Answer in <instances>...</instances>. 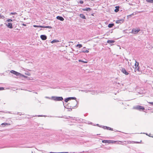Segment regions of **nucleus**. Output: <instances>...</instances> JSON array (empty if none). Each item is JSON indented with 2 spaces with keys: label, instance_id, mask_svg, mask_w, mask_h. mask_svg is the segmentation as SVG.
Wrapping results in <instances>:
<instances>
[{
  "label": "nucleus",
  "instance_id": "14",
  "mask_svg": "<svg viewBox=\"0 0 153 153\" xmlns=\"http://www.w3.org/2000/svg\"><path fill=\"white\" fill-rule=\"evenodd\" d=\"M6 26H7V27L10 28H12L13 27L12 26V23H9L8 24H6Z\"/></svg>",
  "mask_w": 153,
  "mask_h": 153
},
{
  "label": "nucleus",
  "instance_id": "39",
  "mask_svg": "<svg viewBox=\"0 0 153 153\" xmlns=\"http://www.w3.org/2000/svg\"><path fill=\"white\" fill-rule=\"evenodd\" d=\"M57 153H64V152H57Z\"/></svg>",
  "mask_w": 153,
  "mask_h": 153
},
{
  "label": "nucleus",
  "instance_id": "15",
  "mask_svg": "<svg viewBox=\"0 0 153 153\" xmlns=\"http://www.w3.org/2000/svg\"><path fill=\"white\" fill-rule=\"evenodd\" d=\"M115 42V41L112 40H108L107 42V43H109L110 45H112V44L114 43Z\"/></svg>",
  "mask_w": 153,
  "mask_h": 153
},
{
  "label": "nucleus",
  "instance_id": "35",
  "mask_svg": "<svg viewBox=\"0 0 153 153\" xmlns=\"http://www.w3.org/2000/svg\"><path fill=\"white\" fill-rule=\"evenodd\" d=\"M148 103H149V104H151L153 105V102H148Z\"/></svg>",
  "mask_w": 153,
  "mask_h": 153
},
{
  "label": "nucleus",
  "instance_id": "36",
  "mask_svg": "<svg viewBox=\"0 0 153 153\" xmlns=\"http://www.w3.org/2000/svg\"><path fill=\"white\" fill-rule=\"evenodd\" d=\"M20 76H23V77H25V78H27V76H24L23 75H22H22H20Z\"/></svg>",
  "mask_w": 153,
  "mask_h": 153
},
{
  "label": "nucleus",
  "instance_id": "29",
  "mask_svg": "<svg viewBox=\"0 0 153 153\" xmlns=\"http://www.w3.org/2000/svg\"><path fill=\"white\" fill-rule=\"evenodd\" d=\"M79 62H84V63H86L87 62H86V61H83L82 60H79Z\"/></svg>",
  "mask_w": 153,
  "mask_h": 153
},
{
  "label": "nucleus",
  "instance_id": "28",
  "mask_svg": "<svg viewBox=\"0 0 153 153\" xmlns=\"http://www.w3.org/2000/svg\"><path fill=\"white\" fill-rule=\"evenodd\" d=\"M135 14H136L134 13H133L132 14H131V15H129L128 16H128H128L131 17L132 15H134Z\"/></svg>",
  "mask_w": 153,
  "mask_h": 153
},
{
  "label": "nucleus",
  "instance_id": "13",
  "mask_svg": "<svg viewBox=\"0 0 153 153\" xmlns=\"http://www.w3.org/2000/svg\"><path fill=\"white\" fill-rule=\"evenodd\" d=\"M56 19L61 21L64 20V19L62 16H58L56 17Z\"/></svg>",
  "mask_w": 153,
  "mask_h": 153
},
{
  "label": "nucleus",
  "instance_id": "23",
  "mask_svg": "<svg viewBox=\"0 0 153 153\" xmlns=\"http://www.w3.org/2000/svg\"><path fill=\"white\" fill-rule=\"evenodd\" d=\"M135 67L139 66V63L135 61Z\"/></svg>",
  "mask_w": 153,
  "mask_h": 153
},
{
  "label": "nucleus",
  "instance_id": "9",
  "mask_svg": "<svg viewBox=\"0 0 153 153\" xmlns=\"http://www.w3.org/2000/svg\"><path fill=\"white\" fill-rule=\"evenodd\" d=\"M76 98L75 97H68V98H67L66 99H65V101L66 102H68L69 100H70L71 99L72 100H76Z\"/></svg>",
  "mask_w": 153,
  "mask_h": 153
},
{
  "label": "nucleus",
  "instance_id": "21",
  "mask_svg": "<svg viewBox=\"0 0 153 153\" xmlns=\"http://www.w3.org/2000/svg\"><path fill=\"white\" fill-rule=\"evenodd\" d=\"M114 25V24H109L108 25V27L109 28H111Z\"/></svg>",
  "mask_w": 153,
  "mask_h": 153
},
{
  "label": "nucleus",
  "instance_id": "17",
  "mask_svg": "<svg viewBox=\"0 0 153 153\" xmlns=\"http://www.w3.org/2000/svg\"><path fill=\"white\" fill-rule=\"evenodd\" d=\"M79 16H80V17H81V18H82L83 19H86V17H85V15H84L83 14H80L79 15Z\"/></svg>",
  "mask_w": 153,
  "mask_h": 153
},
{
  "label": "nucleus",
  "instance_id": "1",
  "mask_svg": "<svg viewBox=\"0 0 153 153\" xmlns=\"http://www.w3.org/2000/svg\"><path fill=\"white\" fill-rule=\"evenodd\" d=\"M51 99L56 101H62L63 100V98L62 97H58L53 96L51 98Z\"/></svg>",
  "mask_w": 153,
  "mask_h": 153
},
{
  "label": "nucleus",
  "instance_id": "27",
  "mask_svg": "<svg viewBox=\"0 0 153 153\" xmlns=\"http://www.w3.org/2000/svg\"><path fill=\"white\" fill-rule=\"evenodd\" d=\"M5 17L4 16L0 15V19H4Z\"/></svg>",
  "mask_w": 153,
  "mask_h": 153
},
{
  "label": "nucleus",
  "instance_id": "4",
  "mask_svg": "<svg viewBox=\"0 0 153 153\" xmlns=\"http://www.w3.org/2000/svg\"><path fill=\"white\" fill-rule=\"evenodd\" d=\"M115 141L113 140H103L102 141V142L105 143H114Z\"/></svg>",
  "mask_w": 153,
  "mask_h": 153
},
{
  "label": "nucleus",
  "instance_id": "11",
  "mask_svg": "<svg viewBox=\"0 0 153 153\" xmlns=\"http://www.w3.org/2000/svg\"><path fill=\"white\" fill-rule=\"evenodd\" d=\"M124 21V19H121L117 20L116 22V23L121 24L122 23H123Z\"/></svg>",
  "mask_w": 153,
  "mask_h": 153
},
{
  "label": "nucleus",
  "instance_id": "33",
  "mask_svg": "<svg viewBox=\"0 0 153 153\" xmlns=\"http://www.w3.org/2000/svg\"><path fill=\"white\" fill-rule=\"evenodd\" d=\"M4 89V88L3 87H0V90H2Z\"/></svg>",
  "mask_w": 153,
  "mask_h": 153
},
{
  "label": "nucleus",
  "instance_id": "5",
  "mask_svg": "<svg viewBox=\"0 0 153 153\" xmlns=\"http://www.w3.org/2000/svg\"><path fill=\"white\" fill-rule=\"evenodd\" d=\"M120 70L122 72L126 75H128L129 74L124 68H121Z\"/></svg>",
  "mask_w": 153,
  "mask_h": 153
},
{
  "label": "nucleus",
  "instance_id": "12",
  "mask_svg": "<svg viewBox=\"0 0 153 153\" xmlns=\"http://www.w3.org/2000/svg\"><path fill=\"white\" fill-rule=\"evenodd\" d=\"M10 125V123H2L0 126H2V127H5L6 126H9Z\"/></svg>",
  "mask_w": 153,
  "mask_h": 153
},
{
  "label": "nucleus",
  "instance_id": "18",
  "mask_svg": "<svg viewBox=\"0 0 153 153\" xmlns=\"http://www.w3.org/2000/svg\"><path fill=\"white\" fill-rule=\"evenodd\" d=\"M104 129H107L109 130H113V129L112 128H110L109 127H107L106 126H104Z\"/></svg>",
  "mask_w": 153,
  "mask_h": 153
},
{
  "label": "nucleus",
  "instance_id": "37",
  "mask_svg": "<svg viewBox=\"0 0 153 153\" xmlns=\"http://www.w3.org/2000/svg\"><path fill=\"white\" fill-rule=\"evenodd\" d=\"M22 25H23V26H26V25L24 23L22 24Z\"/></svg>",
  "mask_w": 153,
  "mask_h": 153
},
{
  "label": "nucleus",
  "instance_id": "22",
  "mask_svg": "<svg viewBox=\"0 0 153 153\" xmlns=\"http://www.w3.org/2000/svg\"><path fill=\"white\" fill-rule=\"evenodd\" d=\"M59 42V41H58V40H53V41H52L51 42V43H54V42Z\"/></svg>",
  "mask_w": 153,
  "mask_h": 153
},
{
  "label": "nucleus",
  "instance_id": "32",
  "mask_svg": "<svg viewBox=\"0 0 153 153\" xmlns=\"http://www.w3.org/2000/svg\"><path fill=\"white\" fill-rule=\"evenodd\" d=\"M25 74L27 75L28 76H30V74L28 72H27V73H26Z\"/></svg>",
  "mask_w": 153,
  "mask_h": 153
},
{
  "label": "nucleus",
  "instance_id": "8",
  "mask_svg": "<svg viewBox=\"0 0 153 153\" xmlns=\"http://www.w3.org/2000/svg\"><path fill=\"white\" fill-rule=\"evenodd\" d=\"M140 30V29H135L134 28L132 30V33L134 34H136Z\"/></svg>",
  "mask_w": 153,
  "mask_h": 153
},
{
  "label": "nucleus",
  "instance_id": "16",
  "mask_svg": "<svg viewBox=\"0 0 153 153\" xmlns=\"http://www.w3.org/2000/svg\"><path fill=\"white\" fill-rule=\"evenodd\" d=\"M83 11H87L90 12L91 10V9L90 8L82 9Z\"/></svg>",
  "mask_w": 153,
  "mask_h": 153
},
{
  "label": "nucleus",
  "instance_id": "26",
  "mask_svg": "<svg viewBox=\"0 0 153 153\" xmlns=\"http://www.w3.org/2000/svg\"><path fill=\"white\" fill-rule=\"evenodd\" d=\"M6 22H13V20L11 19H8L6 20Z\"/></svg>",
  "mask_w": 153,
  "mask_h": 153
},
{
  "label": "nucleus",
  "instance_id": "42",
  "mask_svg": "<svg viewBox=\"0 0 153 153\" xmlns=\"http://www.w3.org/2000/svg\"><path fill=\"white\" fill-rule=\"evenodd\" d=\"M139 143V142H137V143Z\"/></svg>",
  "mask_w": 153,
  "mask_h": 153
},
{
  "label": "nucleus",
  "instance_id": "43",
  "mask_svg": "<svg viewBox=\"0 0 153 153\" xmlns=\"http://www.w3.org/2000/svg\"><path fill=\"white\" fill-rule=\"evenodd\" d=\"M71 42V43H73L72 42Z\"/></svg>",
  "mask_w": 153,
  "mask_h": 153
},
{
  "label": "nucleus",
  "instance_id": "19",
  "mask_svg": "<svg viewBox=\"0 0 153 153\" xmlns=\"http://www.w3.org/2000/svg\"><path fill=\"white\" fill-rule=\"evenodd\" d=\"M115 7L116 8V9L114 10V11L116 12H117L119 10V7L116 6Z\"/></svg>",
  "mask_w": 153,
  "mask_h": 153
},
{
  "label": "nucleus",
  "instance_id": "2",
  "mask_svg": "<svg viewBox=\"0 0 153 153\" xmlns=\"http://www.w3.org/2000/svg\"><path fill=\"white\" fill-rule=\"evenodd\" d=\"M71 106L70 107L71 108H74L75 107H76V105L77 104V100H75L71 102Z\"/></svg>",
  "mask_w": 153,
  "mask_h": 153
},
{
  "label": "nucleus",
  "instance_id": "31",
  "mask_svg": "<svg viewBox=\"0 0 153 153\" xmlns=\"http://www.w3.org/2000/svg\"><path fill=\"white\" fill-rule=\"evenodd\" d=\"M16 14H17V13H16V12L11 13L10 14H11V15H15Z\"/></svg>",
  "mask_w": 153,
  "mask_h": 153
},
{
  "label": "nucleus",
  "instance_id": "20",
  "mask_svg": "<svg viewBox=\"0 0 153 153\" xmlns=\"http://www.w3.org/2000/svg\"><path fill=\"white\" fill-rule=\"evenodd\" d=\"M139 66L135 67V71H139Z\"/></svg>",
  "mask_w": 153,
  "mask_h": 153
},
{
  "label": "nucleus",
  "instance_id": "24",
  "mask_svg": "<svg viewBox=\"0 0 153 153\" xmlns=\"http://www.w3.org/2000/svg\"><path fill=\"white\" fill-rule=\"evenodd\" d=\"M147 2L153 3V0H146Z\"/></svg>",
  "mask_w": 153,
  "mask_h": 153
},
{
  "label": "nucleus",
  "instance_id": "30",
  "mask_svg": "<svg viewBox=\"0 0 153 153\" xmlns=\"http://www.w3.org/2000/svg\"><path fill=\"white\" fill-rule=\"evenodd\" d=\"M82 52H84V53H85V52L88 53V52H89V51L88 50H86L85 51H82Z\"/></svg>",
  "mask_w": 153,
  "mask_h": 153
},
{
  "label": "nucleus",
  "instance_id": "41",
  "mask_svg": "<svg viewBox=\"0 0 153 153\" xmlns=\"http://www.w3.org/2000/svg\"><path fill=\"white\" fill-rule=\"evenodd\" d=\"M120 142L122 143H124L123 142H122V141H120Z\"/></svg>",
  "mask_w": 153,
  "mask_h": 153
},
{
  "label": "nucleus",
  "instance_id": "34",
  "mask_svg": "<svg viewBox=\"0 0 153 153\" xmlns=\"http://www.w3.org/2000/svg\"><path fill=\"white\" fill-rule=\"evenodd\" d=\"M79 2L80 4H82L83 3V1L82 0H80L79 1Z\"/></svg>",
  "mask_w": 153,
  "mask_h": 153
},
{
  "label": "nucleus",
  "instance_id": "40",
  "mask_svg": "<svg viewBox=\"0 0 153 153\" xmlns=\"http://www.w3.org/2000/svg\"><path fill=\"white\" fill-rule=\"evenodd\" d=\"M64 153H68V152H64Z\"/></svg>",
  "mask_w": 153,
  "mask_h": 153
},
{
  "label": "nucleus",
  "instance_id": "3",
  "mask_svg": "<svg viewBox=\"0 0 153 153\" xmlns=\"http://www.w3.org/2000/svg\"><path fill=\"white\" fill-rule=\"evenodd\" d=\"M33 27H43V28H52V27L51 26H38L36 25H33Z\"/></svg>",
  "mask_w": 153,
  "mask_h": 153
},
{
  "label": "nucleus",
  "instance_id": "45",
  "mask_svg": "<svg viewBox=\"0 0 153 153\" xmlns=\"http://www.w3.org/2000/svg\"><path fill=\"white\" fill-rule=\"evenodd\" d=\"M82 51H85V50H82Z\"/></svg>",
  "mask_w": 153,
  "mask_h": 153
},
{
  "label": "nucleus",
  "instance_id": "6",
  "mask_svg": "<svg viewBox=\"0 0 153 153\" xmlns=\"http://www.w3.org/2000/svg\"><path fill=\"white\" fill-rule=\"evenodd\" d=\"M10 72L16 75L17 76H19L22 75V74H21L13 70H12Z\"/></svg>",
  "mask_w": 153,
  "mask_h": 153
},
{
  "label": "nucleus",
  "instance_id": "10",
  "mask_svg": "<svg viewBox=\"0 0 153 153\" xmlns=\"http://www.w3.org/2000/svg\"><path fill=\"white\" fill-rule=\"evenodd\" d=\"M40 38L42 40H45L47 39V37L45 35H42L40 36Z\"/></svg>",
  "mask_w": 153,
  "mask_h": 153
},
{
  "label": "nucleus",
  "instance_id": "7",
  "mask_svg": "<svg viewBox=\"0 0 153 153\" xmlns=\"http://www.w3.org/2000/svg\"><path fill=\"white\" fill-rule=\"evenodd\" d=\"M134 108L138 110H144L145 109L142 106L137 105Z\"/></svg>",
  "mask_w": 153,
  "mask_h": 153
},
{
  "label": "nucleus",
  "instance_id": "38",
  "mask_svg": "<svg viewBox=\"0 0 153 153\" xmlns=\"http://www.w3.org/2000/svg\"><path fill=\"white\" fill-rule=\"evenodd\" d=\"M50 153H57V152H50Z\"/></svg>",
  "mask_w": 153,
  "mask_h": 153
},
{
  "label": "nucleus",
  "instance_id": "25",
  "mask_svg": "<svg viewBox=\"0 0 153 153\" xmlns=\"http://www.w3.org/2000/svg\"><path fill=\"white\" fill-rule=\"evenodd\" d=\"M76 47H78L79 48H81L82 47V45L81 44H77L76 46Z\"/></svg>",
  "mask_w": 153,
  "mask_h": 153
},
{
  "label": "nucleus",
  "instance_id": "44",
  "mask_svg": "<svg viewBox=\"0 0 153 153\" xmlns=\"http://www.w3.org/2000/svg\"><path fill=\"white\" fill-rule=\"evenodd\" d=\"M38 116V117H40V116H40V115H39V116Z\"/></svg>",
  "mask_w": 153,
  "mask_h": 153
}]
</instances>
